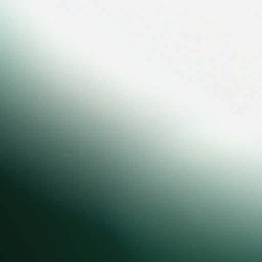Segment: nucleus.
<instances>
[{"label": "nucleus", "instance_id": "1", "mask_svg": "<svg viewBox=\"0 0 262 262\" xmlns=\"http://www.w3.org/2000/svg\"><path fill=\"white\" fill-rule=\"evenodd\" d=\"M107 227L109 229H110V227L108 226H107Z\"/></svg>", "mask_w": 262, "mask_h": 262}]
</instances>
